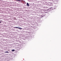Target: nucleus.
Wrapping results in <instances>:
<instances>
[{
  "mask_svg": "<svg viewBox=\"0 0 61 61\" xmlns=\"http://www.w3.org/2000/svg\"><path fill=\"white\" fill-rule=\"evenodd\" d=\"M17 1H21V0H16Z\"/></svg>",
  "mask_w": 61,
  "mask_h": 61,
  "instance_id": "obj_5",
  "label": "nucleus"
},
{
  "mask_svg": "<svg viewBox=\"0 0 61 61\" xmlns=\"http://www.w3.org/2000/svg\"><path fill=\"white\" fill-rule=\"evenodd\" d=\"M14 28H18L19 29H23L22 28H19L17 27H14Z\"/></svg>",
  "mask_w": 61,
  "mask_h": 61,
  "instance_id": "obj_1",
  "label": "nucleus"
},
{
  "mask_svg": "<svg viewBox=\"0 0 61 61\" xmlns=\"http://www.w3.org/2000/svg\"><path fill=\"white\" fill-rule=\"evenodd\" d=\"M5 53H9V52L8 51H6L5 52Z\"/></svg>",
  "mask_w": 61,
  "mask_h": 61,
  "instance_id": "obj_2",
  "label": "nucleus"
},
{
  "mask_svg": "<svg viewBox=\"0 0 61 61\" xmlns=\"http://www.w3.org/2000/svg\"><path fill=\"white\" fill-rule=\"evenodd\" d=\"M12 51H15V50H12Z\"/></svg>",
  "mask_w": 61,
  "mask_h": 61,
  "instance_id": "obj_4",
  "label": "nucleus"
},
{
  "mask_svg": "<svg viewBox=\"0 0 61 61\" xmlns=\"http://www.w3.org/2000/svg\"><path fill=\"white\" fill-rule=\"evenodd\" d=\"M27 5L28 6H29V4L27 3Z\"/></svg>",
  "mask_w": 61,
  "mask_h": 61,
  "instance_id": "obj_3",
  "label": "nucleus"
}]
</instances>
